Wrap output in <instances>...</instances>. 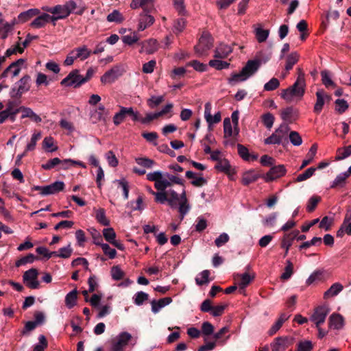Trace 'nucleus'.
I'll use <instances>...</instances> for the list:
<instances>
[{"instance_id":"28","label":"nucleus","mask_w":351,"mask_h":351,"mask_svg":"<svg viewBox=\"0 0 351 351\" xmlns=\"http://www.w3.org/2000/svg\"><path fill=\"white\" fill-rule=\"evenodd\" d=\"M329 327L335 330H340L344 325L343 317L338 313H332L328 319Z\"/></svg>"},{"instance_id":"36","label":"nucleus","mask_w":351,"mask_h":351,"mask_svg":"<svg viewBox=\"0 0 351 351\" xmlns=\"http://www.w3.org/2000/svg\"><path fill=\"white\" fill-rule=\"evenodd\" d=\"M289 315L286 313H282L277 321L272 325L268 333L269 335H274L282 326L283 323L288 319Z\"/></svg>"},{"instance_id":"49","label":"nucleus","mask_w":351,"mask_h":351,"mask_svg":"<svg viewBox=\"0 0 351 351\" xmlns=\"http://www.w3.org/2000/svg\"><path fill=\"white\" fill-rule=\"evenodd\" d=\"M300 56L298 53L294 51L291 53L286 60L285 69L287 71L291 70L293 65L296 64L299 60Z\"/></svg>"},{"instance_id":"63","label":"nucleus","mask_w":351,"mask_h":351,"mask_svg":"<svg viewBox=\"0 0 351 351\" xmlns=\"http://www.w3.org/2000/svg\"><path fill=\"white\" fill-rule=\"evenodd\" d=\"M322 81L326 87L335 86V84L330 78V73L328 71L324 70L321 72Z\"/></svg>"},{"instance_id":"5","label":"nucleus","mask_w":351,"mask_h":351,"mask_svg":"<svg viewBox=\"0 0 351 351\" xmlns=\"http://www.w3.org/2000/svg\"><path fill=\"white\" fill-rule=\"evenodd\" d=\"M128 116L130 117L132 121H137L139 119V112L132 107L119 106V111L113 117L114 124L119 125Z\"/></svg>"},{"instance_id":"13","label":"nucleus","mask_w":351,"mask_h":351,"mask_svg":"<svg viewBox=\"0 0 351 351\" xmlns=\"http://www.w3.org/2000/svg\"><path fill=\"white\" fill-rule=\"evenodd\" d=\"M109 114V110L102 104H99L97 107L91 110L90 112V119L93 123L100 121L106 123Z\"/></svg>"},{"instance_id":"18","label":"nucleus","mask_w":351,"mask_h":351,"mask_svg":"<svg viewBox=\"0 0 351 351\" xmlns=\"http://www.w3.org/2000/svg\"><path fill=\"white\" fill-rule=\"evenodd\" d=\"M211 109V104L210 102L206 103L204 109V118L208 125L209 128H210L213 124L218 123L221 120L220 112H217L214 114V116H212Z\"/></svg>"},{"instance_id":"46","label":"nucleus","mask_w":351,"mask_h":351,"mask_svg":"<svg viewBox=\"0 0 351 351\" xmlns=\"http://www.w3.org/2000/svg\"><path fill=\"white\" fill-rule=\"evenodd\" d=\"M349 176L346 172H343L337 176L335 179L332 181L330 188L335 189L337 187H343L346 184L347 178Z\"/></svg>"},{"instance_id":"21","label":"nucleus","mask_w":351,"mask_h":351,"mask_svg":"<svg viewBox=\"0 0 351 351\" xmlns=\"http://www.w3.org/2000/svg\"><path fill=\"white\" fill-rule=\"evenodd\" d=\"M330 97L326 94L323 90H319L316 93V102L314 105L313 111L316 114H319L322 110L326 101H329Z\"/></svg>"},{"instance_id":"41","label":"nucleus","mask_w":351,"mask_h":351,"mask_svg":"<svg viewBox=\"0 0 351 351\" xmlns=\"http://www.w3.org/2000/svg\"><path fill=\"white\" fill-rule=\"evenodd\" d=\"M140 39L137 32H132L130 34L125 35L121 37L122 42L129 46L136 43Z\"/></svg>"},{"instance_id":"23","label":"nucleus","mask_w":351,"mask_h":351,"mask_svg":"<svg viewBox=\"0 0 351 351\" xmlns=\"http://www.w3.org/2000/svg\"><path fill=\"white\" fill-rule=\"evenodd\" d=\"M149 12H142V13L140 14L137 28L138 32L145 30L154 23V18L149 14Z\"/></svg>"},{"instance_id":"53","label":"nucleus","mask_w":351,"mask_h":351,"mask_svg":"<svg viewBox=\"0 0 351 351\" xmlns=\"http://www.w3.org/2000/svg\"><path fill=\"white\" fill-rule=\"evenodd\" d=\"M77 300V290L74 289L66 294L65 303L68 308H71L75 305Z\"/></svg>"},{"instance_id":"6","label":"nucleus","mask_w":351,"mask_h":351,"mask_svg":"<svg viewBox=\"0 0 351 351\" xmlns=\"http://www.w3.org/2000/svg\"><path fill=\"white\" fill-rule=\"evenodd\" d=\"M30 76L24 75L12 87L10 91V96L12 98L19 99L22 95L27 92L30 88Z\"/></svg>"},{"instance_id":"11","label":"nucleus","mask_w":351,"mask_h":351,"mask_svg":"<svg viewBox=\"0 0 351 351\" xmlns=\"http://www.w3.org/2000/svg\"><path fill=\"white\" fill-rule=\"evenodd\" d=\"M64 186V183L62 181H56L47 186H35L34 189L40 191L42 195H48L62 191Z\"/></svg>"},{"instance_id":"4","label":"nucleus","mask_w":351,"mask_h":351,"mask_svg":"<svg viewBox=\"0 0 351 351\" xmlns=\"http://www.w3.org/2000/svg\"><path fill=\"white\" fill-rule=\"evenodd\" d=\"M213 45V38L208 32H203L199 39L197 45L194 47L195 53L198 57H203L208 55V51Z\"/></svg>"},{"instance_id":"51","label":"nucleus","mask_w":351,"mask_h":351,"mask_svg":"<svg viewBox=\"0 0 351 351\" xmlns=\"http://www.w3.org/2000/svg\"><path fill=\"white\" fill-rule=\"evenodd\" d=\"M148 299L149 295L143 291H138L133 296L134 303L137 306H141Z\"/></svg>"},{"instance_id":"10","label":"nucleus","mask_w":351,"mask_h":351,"mask_svg":"<svg viewBox=\"0 0 351 351\" xmlns=\"http://www.w3.org/2000/svg\"><path fill=\"white\" fill-rule=\"evenodd\" d=\"M26 60L23 58H20L16 61L13 62L1 73L0 76L1 78L5 79L8 77L10 75L12 76V77H15L18 76Z\"/></svg>"},{"instance_id":"17","label":"nucleus","mask_w":351,"mask_h":351,"mask_svg":"<svg viewBox=\"0 0 351 351\" xmlns=\"http://www.w3.org/2000/svg\"><path fill=\"white\" fill-rule=\"evenodd\" d=\"M293 343V339L292 337L288 336L279 337L274 339L271 343V348L272 351H284Z\"/></svg>"},{"instance_id":"8","label":"nucleus","mask_w":351,"mask_h":351,"mask_svg":"<svg viewBox=\"0 0 351 351\" xmlns=\"http://www.w3.org/2000/svg\"><path fill=\"white\" fill-rule=\"evenodd\" d=\"M330 311V309L328 305L319 306L315 308L314 313L310 317V320L315 324L317 328H319L321 324L324 323Z\"/></svg>"},{"instance_id":"2","label":"nucleus","mask_w":351,"mask_h":351,"mask_svg":"<svg viewBox=\"0 0 351 351\" xmlns=\"http://www.w3.org/2000/svg\"><path fill=\"white\" fill-rule=\"evenodd\" d=\"M304 74L299 70L298 76L294 84L289 88L282 90L280 96L288 103L292 102L294 99H301L305 93Z\"/></svg>"},{"instance_id":"44","label":"nucleus","mask_w":351,"mask_h":351,"mask_svg":"<svg viewBox=\"0 0 351 351\" xmlns=\"http://www.w3.org/2000/svg\"><path fill=\"white\" fill-rule=\"evenodd\" d=\"M317 150V145L313 144L311 147V148L306 155L307 158L302 161V163L300 167V169L304 168L306 166H307L309 163H311L313 160V159L316 155Z\"/></svg>"},{"instance_id":"34","label":"nucleus","mask_w":351,"mask_h":351,"mask_svg":"<svg viewBox=\"0 0 351 351\" xmlns=\"http://www.w3.org/2000/svg\"><path fill=\"white\" fill-rule=\"evenodd\" d=\"M343 289V285L339 282L334 283L331 287L324 293V298L328 299L337 295Z\"/></svg>"},{"instance_id":"27","label":"nucleus","mask_w":351,"mask_h":351,"mask_svg":"<svg viewBox=\"0 0 351 351\" xmlns=\"http://www.w3.org/2000/svg\"><path fill=\"white\" fill-rule=\"evenodd\" d=\"M232 52V48L231 46L224 43H221L216 47L214 57L215 58L224 59L226 58Z\"/></svg>"},{"instance_id":"62","label":"nucleus","mask_w":351,"mask_h":351,"mask_svg":"<svg viewBox=\"0 0 351 351\" xmlns=\"http://www.w3.org/2000/svg\"><path fill=\"white\" fill-rule=\"evenodd\" d=\"M215 169L221 172H228L230 171V165L226 159H221L215 165Z\"/></svg>"},{"instance_id":"56","label":"nucleus","mask_w":351,"mask_h":351,"mask_svg":"<svg viewBox=\"0 0 351 351\" xmlns=\"http://www.w3.org/2000/svg\"><path fill=\"white\" fill-rule=\"evenodd\" d=\"M255 34L257 40L259 43H263L267 39L269 31L268 29H263L261 27H257L255 29Z\"/></svg>"},{"instance_id":"3","label":"nucleus","mask_w":351,"mask_h":351,"mask_svg":"<svg viewBox=\"0 0 351 351\" xmlns=\"http://www.w3.org/2000/svg\"><path fill=\"white\" fill-rule=\"evenodd\" d=\"M167 193V202L171 208H176L177 202L179 203L178 211L180 214L181 220H182L191 209V206L186 198V191L183 190L180 195L173 190H169Z\"/></svg>"},{"instance_id":"31","label":"nucleus","mask_w":351,"mask_h":351,"mask_svg":"<svg viewBox=\"0 0 351 351\" xmlns=\"http://www.w3.org/2000/svg\"><path fill=\"white\" fill-rule=\"evenodd\" d=\"M72 51L76 59H80V60H86L92 53V51L86 45H82L73 49Z\"/></svg>"},{"instance_id":"43","label":"nucleus","mask_w":351,"mask_h":351,"mask_svg":"<svg viewBox=\"0 0 351 351\" xmlns=\"http://www.w3.org/2000/svg\"><path fill=\"white\" fill-rule=\"evenodd\" d=\"M22 116L21 118L24 119L26 117L30 118L32 121L40 123L42 119L37 114H36L31 108L27 107H22Z\"/></svg>"},{"instance_id":"24","label":"nucleus","mask_w":351,"mask_h":351,"mask_svg":"<svg viewBox=\"0 0 351 351\" xmlns=\"http://www.w3.org/2000/svg\"><path fill=\"white\" fill-rule=\"evenodd\" d=\"M22 107L16 101L9 100L6 104V108L4 110L10 116V120L14 122L16 115L22 110Z\"/></svg>"},{"instance_id":"54","label":"nucleus","mask_w":351,"mask_h":351,"mask_svg":"<svg viewBox=\"0 0 351 351\" xmlns=\"http://www.w3.org/2000/svg\"><path fill=\"white\" fill-rule=\"evenodd\" d=\"M41 138V132H34L31 138L30 142L25 147V152L32 151L35 149L37 141Z\"/></svg>"},{"instance_id":"52","label":"nucleus","mask_w":351,"mask_h":351,"mask_svg":"<svg viewBox=\"0 0 351 351\" xmlns=\"http://www.w3.org/2000/svg\"><path fill=\"white\" fill-rule=\"evenodd\" d=\"M43 147L49 152H53L58 149V147L54 145L53 138L51 136H47L44 138Z\"/></svg>"},{"instance_id":"47","label":"nucleus","mask_w":351,"mask_h":351,"mask_svg":"<svg viewBox=\"0 0 351 351\" xmlns=\"http://www.w3.org/2000/svg\"><path fill=\"white\" fill-rule=\"evenodd\" d=\"M351 156V145L338 148L337 150V155L335 160H342Z\"/></svg>"},{"instance_id":"14","label":"nucleus","mask_w":351,"mask_h":351,"mask_svg":"<svg viewBox=\"0 0 351 351\" xmlns=\"http://www.w3.org/2000/svg\"><path fill=\"white\" fill-rule=\"evenodd\" d=\"M289 128L287 125H280L278 129L276 130L275 132L273 133L270 136L264 140V143L266 145H276L280 144L282 141V138L285 134L287 133Z\"/></svg>"},{"instance_id":"38","label":"nucleus","mask_w":351,"mask_h":351,"mask_svg":"<svg viewBox=\"0 0 351 351\" xmlns=\"http://www.w3.org/2000/svg\"><path fill=\"white\" fill-rule=\"evenodd\" d=\"M281 118L288 122H291L298 117V113L291 107L283 109L280 113Z\"/></svg>"},{"instance_id":"55","label":"nucleus","mask_w":351,"mask_h":351,"mask_svg":"<svg viewBox=\"0 0 351 351\" xmlns=\"http://www.w3.org/2000/svg\"><path fill=\"white\" fill-rule=\"evenodd\" d=\"M96 245L101 246L104 253L107 255L110 259L116 257L117 252L114 249L111 248L108 244L102 243H96Z\"/></svg>"},{"instance_id":"9","label":"nucleus","mask_w":351,"mask_h":351,"mask_svg":"<svg viewBox=\"0 0 351 351\" xmlns=\"http://www.w3.org/2000/svg\"><path fill=\"white\" fill-rule=\"evenodd\" d=\"M83 84H84V80H82V75L80 74V71L77 69L71 71L60 82V84L63 86H72L74 88L79 87Z\"/></svg>"},{"instance_id":"45","label":"nucleus","mask_w":351,"mask_h":351,"mask_svg":"<svg viewBox=\"0 0 351 351\" xmlns=\"http://www.w3.org/2000/svg\"><path fill=\"white\" fill-rule=\"evenodd\" d=\"M258 178V175L254 170H250L243 173L242 177V183L244 185H248L256 181Z\"/></svg>"},{"instance_id":"12","label":"nucleus","mask_w":351,"mask_h":351,"mask_svg":"<svg viewBox=\"0 0 351 351\" xmlns=\"http://www.w3.org/2000/svg\"><path fill=\"white\" fill-rule=\"evenodd\" d=\"M255 278L254 272H245L234 275V279L239 287V292L243 293L245 289L253 281Z\"/></svg>"},{"instance_id":"60","label":"nucleus","mask_w":351,"mask_h":351,"mask_svg":"<svg viewBox=\"0 0 351 351\" xmlns=\"http://www.w3.org/2000/svg\"><path fill=\"white\" fill-rule=\"evenodd\" d=\"M105 158L109 166L112 167H116L118 165V159L117 158L115 154L112 151H108V152H106L105 154Z\"/></svg>"},{"instance_id":"20","label":"nucleus","mask_w":351,"mask_h":351,"mask_svg":"<svg viewBox=\"0 0 351 351\" xmlns=\"http://www.w3.org/2000/svg\"><path fill=\"white\" fill-rule=\"evenodd\" d=\"M285 173L286 169L285 166L282 165H279L271 167L265 174L264 178L267 182H270L283 176Z\"/></svg>"},{"instance_id":"7","label":"nucleus","mask_w":351,"mask_h":351,"mask_svg":"<svg viewBox=\"0 0 351 351\" xmlns=\"http://www.w3.org/2000/svg\"><path fill=\"white\" fill-rule=\"evenodd\" d=\"M133 340L128 332H121L111 340V351H124L125 348Z\"/></svg>"},{"instance_id":"48","label":"nucleus","mask_w":351,"mask_h":351,"mask_svg":"<svg viewBox=\"0 0 351 351\" xmlns=\"http://www.w3.org/2000/svg\"><path fill=\"white\" fill-rule=\"evenodd\" d=\"M24 51V48L21 45V38L19 37V40L16 44L9 49H8L5 51V56H11L14 54L20 53L21 54Z\"/></svg>"},{"instance_id":"39","label":"nucleus","mask_w":351,"mask_h":351,"mask_svg":"<svg viewBox=\"0 0 351 351\" xmlns=\"http://www.w3.org/2000/svg\"><path fill=\"white\" fill-rule=\"evenodd\" d=\"M50 15L44 13L36 17L31 23V25L35 28H41L44 27L48 22Z\"/></svg>"},{"instance_id":"32","label":"nucleus","mask_w":351,"mask_h":351,"mask_svg":"<svg viewBox=\"0 0 351 351\" xmlns=\"http://www.w3.org/2000/svg\"><path fill=\"white\" fill-rule=\"evenodd\" d=\"M16 24V20L13 19L10 22H6L3 23L1 26H0V38L5 40L8 38V34L11 32L14 25Z\"/></svg>"},{"instance_id":"30","label":"nucleus","mask_w":351,"mask_h":351,"mask_svg":"<svg viewBox=\"0 0 351 351\" xmlns=\"http://www.w3.org/2000/svg\"><path fill=\"white\" fill-rule=\"evenodd\" d=\"M43 9L47 12L58 16L61 19H65L69 16L63 5H57L54 7H45L43 8Z\"/></svg>"},{"instance_id":"50","label":"nucleus","mask_w":351,"mask_h":351,"mask_svg":"<svg viewBox=\"0 0 351 351\" xmlns=\"http://www.w3.org/2000/svg\"><path fill=\"white\" fill-rule=\"evenodd\" d=\"M95 219L103 226H108L110 224L109 219L106 216V212L104 208H98L95 210Z\"/></svg>"},{"instance_id":"25","label":"nucleus","mask_w":351,"mask_h":351,"mask_svg":"<svg viewBox=\"0 0 351 351\" xmlns=\"http://www.w3.org/2000/svg\"><path fill=\"white\" fill-rule=\"evenodd\" d=\"M261 65V60H248L242 69V71L245 73V75L247 76V78L253 75L259 69Z\"/></svg>"},{"instance_id":"37","label":"nucleus","mask_w":351,"mask_h":351,"mask_svg":"<svg viewBox=\"0 0 351 351\" xmlns=\"http://www.w3.org/2000/svg\"><path fill=\"white\" fill-rule=\"evenodd\" d=\"M223 132L225 137H230L239 133L237 127H234V130L232 129V123L229 118H226L223 120Z\"/></svg>"},{"instance_id":"26","label":"nucleus","mask_w":351,"mask_h":351,"mask_svg":"<svg viewBox=\"0 0 351 351\" xmlns=\"http://www.w3.org/2000/svg\"><path fill=\"white\" fill-rule=\"evenodd\" d=\"M298 230H295L292 232L284 235L281 242V247L285 250L284 256L287 255L289 250L292 245L294 239H295V237L298 236Z\"/></svg>"},{"instance_id":"19","label":"nucleus","mask_w":351,"mask_h":351,"mask_svg":"<svg viewBox=\"0 0 351 351\" xmlns=\"http://www.w3.org/2000/svg\"><path fill=\"white\" fill-rule=\"evenodd\" d=\"M141 46L139 50L140 53H145L147 54H153L158 49V43L156 39L149 38L143 40L139 43Z\"/></svg>"},{"instance_id":"42","label":"nucleus","mask_w":351,"mask_h":351,"mask_svg":"<svg viewBox=\"0 0 351 351\" xmlns=\"http://www.w3.org/2000/svg\"><path fill=\"white\" fill-rule=\"evenodd\" d=\"M247 79V76L245 75V73L241 70L239 73H232L228 79V82L229 84L234 86L237 83L244 82Z\"/></svg>"},{"instance_id":"35","label":"nucleus","mask_w":351,"mask_h":351,"mask_svg":"<svg viewBox=\"0 0 351 351\" xmlns=\"http://www.w3.org/2000/svg\"><path fill=\"white\" fill-rule=\"evenodd\" d=\"M186 177L192 179L191 184L195 186H202L206 184V180L202 176H197L195 173L191 171L186 172Z\"/></svg>"},{"instance_id":"61","label":"nucleus","mask_w":351,"mask_h":351,"mask_svg":"<svg viewBox=\"0 0 351 351\" xmlns=\"http://www.w3.org/2000/svg\"><path fill=\"white\" fill-rule=\"evenodd\" d=\"M293 274V265L289 260L287 261V265L284 272L281 274L280 278L283 280H288Z\"/></svg>"},{"instance_id":"1","label":"nucleus","mask_w":351,"mask_h":351,"mask_svg":"<svg viewBox=\"0 0 351 351\" xmlns=\"http://www.w3.org/2000/svg\"><path fill=\"white\" fill-rule=\"evenodd\" d=\"M147 179L154 182V186L158 191H165L173 184H182V180L180 177L160 171L147 173Z\"/></svg>"},{"instance_id":"22","label":"nucleus","mask_w":351,"mask_h":351,"mask_svg":"<svg viewBox=\"0 0 351 351\" xmlns=\"http://www.w3.org/2000/svg\"><path fill=\"white\" fill-rule=\"evenodd\" d=\"M132 9L143 8L145 12H150L154 8V0H132L130 3Z\"/></svg>"},{"instance_id":"29","label":"nucleus","mask_w":351,"mask_h":351,"mask_svg":"<svg viewBox=\"0 0 351 351\" xmlns=\"http://www.w3.org/2000/svg\"><path fill=\"white\" fill-rule=\"evenodd\" d=\"M171 302L172 299L169 297L158 300H152L151 302L152 311L155 314L158 313L162 308L169 305Z\"/></svg>"},{"instance_id":"58","label":"nucleus","mask_w":351,"mask_h":351,"mask_svg":"<svg viewBox=\"0 0 351 351\" xmlns=\"http://www.w3.org/2000/svg\"><path fill=\"white\" fill-rule=\"evenodd\" d=\"M210 272L208 270H204L195 278V282L198 285H202L208 282Z\"/></svg>"},{"instance_id":"59","label":"nucleus","mask_w":351,"mask_h":351,"mask_svg":"<svg viewBox=\"0 0 351 351\" xmlns=\"http://www.w3.org/2000/svg\"><path fill=\"white\" fill-rule=\"evenodd\" d=\"M289 140L293 145L300 146L302 143V138L298 132L292 131L289 133Z\"/></svg>"},{"instance_id":"15","label":"nucleus","mask_w":351,"mask_h":351,"mask_svg":"<svg viewBox=\"0 0 351 351\" xmlns=\"http://www.w3.org/2000/svg\"><path fill=\"white\" fill-rule=\"evenodd\" d=\"M124 69L121 66H114L106 71L101 77L103 84H112L123 75Z\"/></svg>"},{"instance_id":"57","label":"nucleus","mask_w":351,"mask_h":351,"mask_svg":"<svg viewBox=\"0 0 351 351\" xmlns=\"http://www.w3.org/2000/svg\"><path fill=\"white\" fill-rule=\"evenodd\" d=\"M209 66L216 69L217 70H221L223 69H228L230 66V63L226 61L220 60H211L208 63Z\"/></svg>"},{"instance_id":"64","label":"nucleus","mask_w":351,"mask_h":351,"mask_svg":"<svg viewBox=\"0 0 351 351\" xmlns=\"http://www.w3.org/2000/svg\"><path fill=\"white\" fill-rule=\"evenodd\" d=\"M280 86V82L277 78L273 77L264 85V90L271 91L278 88Z\"/></svg>"},{"instance_id":"33","label":"nucleus","mask_w":351,"mask_h":351,"mask_svg":"<svg viewBox=\"0 0 351 351\" xmlns=\"http://www.w3.org/2000/svg\"><path fill=\"white\" fill-rule=\"evenodd\" d=\"M237 150H238L239 155L244 160L254 161V160H257V158H258V155L250 154L247 148L241 144L237 145Z\"/></svg>"},{"instance_id":"40","label":"nucleus","mask_w":351,"mask_h":351,"mask_svg":"<svg viewBox=\"0 0 351 351\" xmlns=\"http://www.w3.org/2000/svg\"><path fill=\"white\" fill-rule=\"evenodd\" d=\"M112 184L117 186V189L121 188L122 189L124 199H127L129 196V186L127 180L125 178L115 180L112 182Z\"/></svg>"},{"instance_id":"16","label":"nucleus","mask_w":351,"mask_h":351,"mask_svg":"<svg viewBox=\"0 0 351 351\" xmlns=\"http://www.w3.org/2000/svg\"><path fill=\"white\" fill-rule=\"evenodd\" d=\"M38 275V272L36 269L32 268L26 271L23 276L24 283L30 289H38L40 285Z\"/></svg>"}]
</instances>
